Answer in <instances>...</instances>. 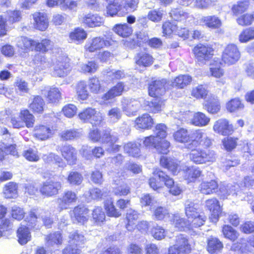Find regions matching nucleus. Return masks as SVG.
Listing matches in <instances>:
<instances>
[{
	"label": "nucleus",
	"instance_id": "obj_21",
	"mask_svg": "<svg viewBox=\"0 0 254 254\" xmlns=\"http://www.w3.org/2000/svg\"><path fill=\"white\" fill-rule=\"evenodd\" d=\"M80 20L82 23L90 27L100 26L104 23L102 18L91 13L82 14L80 17Z\"/></svg>",
	"mask_w": 254,
	"mask_h": 254
},
{
	"label": "nucleus",
	"instance_id": "obj_61",
	"mask_svg": "<svg viewBox=\"0 0 254 254\" xmlns=\"http://www.w3.org/2000/svg\"><path fill=\"white\" fill-rule=\"evenodd\" d=\"M222 232L225 237L231 241H235L238 237V233L231 226L225 225L223 227Z\"/></svg>",
	"mask_w": 254,
	"mask_h": 254
},
{
	"label": "nucleus",
	"instance_id": "obj_39",
	"mask_svg": "<svg viewBox=\"0 0 254 254\" xmlns=\"http://www.w3.org/2000/svg\"><path fill=\"white\" fill-rule=\"evenodd\" d=\"M87 38L86 32L81 28H76L69 34V39L76 44H80Z\"/></svg>",
	"mask_w": 254,
	"mask_h": 254
},
{
	"label": "nucleus",
	"instance_id": "obj_40",
	"mask_svg": "<svg viewBox=\"0 0 254 254\" xmlns=\"http://www.w3.org/2000/svg\"><path fill=\"white\" fill-rule=\"evenodd\" d=\"M192 81V78L189 75H180L172 82V86L183 89L188 85Z\"/></svg>",
	"mask_w": 254,
	"mask_h": 254
},
{
	"label": "nucleus",
	"instance_id": "obj_12",
	"mask_svg": "<svg viewBox=\"0 0 254 254\" xmlns=\"http://www.w3.org/2000/svg\"><path fill=\"white\" fill-rule=\"evenodd\" d=\"M121 103L123 112L128 116L135 115L141 107L140 101L137 99L124 98Z\"/></svg>",
	"mask_w": 254,
	"mask_h": 254
},
{
	"label": "nucleus",
	"instance_id": "obj_23",
	"mask_svg": "<svg viewBox=\"0 0 254 254\" xmlns=\"http://www.w3.org/2000/svg\"><path fill=\"white\" fill-rule=\"evenodd\" d=\"M34 27L40 31H45L48 27L49 21L46 14L35 12L33 14Z\"/></svg>",
	"mask_w": 254,
	"mask_h": 254
},
{
	"label": "nucleus",
	"instance_id": "obj_31",
	"mask_svg": "<svg viewBox=\"0 0 254 254\" xmlns=\"http://www.w3.org/2000/svg\"><path fill=\"white\" fill-rule=\"evenodd\" d=\"M200 21L207 27L212 29L219 28L222 26L221 20L215 15L203 16L201 18Z\"/></svg>",
	"mask_w": 254,
	"mask_h": 254
},
{
	"label": "nucleus",
	"instance_id": "obj_38",
	"mask_svg": "<svg viewBox=\"0 0 254 254\" xmlns=\"http://www.w3.org/2000/svg\"><path fill=\"white\" fill-rule=\"evenodd\" d=\"M124 89V85L122 82L118 83L116 86L111 89L107 93L105 94L102 99L104 100H108L120 96L122 94Z\"/></svg>",
	"mask_w": 254,
	"mask_h": 254
},
{
	"label": "nucleus",
	"instance_id": "obj_32",
	"mask_svg": "<svg viewBox=\"0 0 254 254\" xmlns=\"http://www.w3.org/2000/svg\"><path fill=\"white\" fill-rule=\"evenodd\" d=\"M203 108L211 114H216L220 109L219 101L217 97H211L207 101L204 102L203 104Z\"/></svg>",
	"mask_w": 254,
	"mask_h": 254
},
{
	"label": "nucleus",
	"instance_id": "obj_33",
	"mask_svg": "<svg viewBox=\"0 0 254 254\" xmlns=\"http://www.w3.org/2000/svg\"><path fill=\"white\" fill-rule=\"evenodd\" d=\"M136 63L140 66H149L153 64V58L145 52H140L135 57Z\"/></svg>",
	"mask_w": 254,
	"mask_h": 254
},
{
	"label": "nucleus",
	"instance_id": "obj_46",
	"mask_svg": "<svg viewBox=\"0 0 254 254\" xmlns=\"http://www.w3.org/2000/svg\"><path fill=\"white\" fill-rule=\"evenodd\" d=\"M3 192L5 198H15L17 196V186L15 183L9 182L5 186Z\"/></svg>",
	"mask_w": 254,
	"mask_h": 254
},
{
	"label": "nucleus",
	"instance_id": "obj_44",
	"mask_svg": "<svg viewBox=\"0 0 254 254\" xmlns=\"http://www.w3.org/2000/svg\"><path fill=\"white\" fill-rule=\"evenodd\" d=\"M17 236L18 242L21 245L26 244L31 239L30 233L26 226L21 227L17 230Z\"/></svg>",
	"mask_w": 254,
	"mask_h": 254
},
{
	"label": "nucleus",
	"instance_id": "obj_14",
	"mask_svg": "<svg viewBox=\"0 0 254 254\" xmlns=\"http://www.w3.org/2000/svg\"><path fill=\"white\" fill-rule=\"evenodd\" d=\"M89 210L84 206H77L70 211V214L74 222L84 224L88 220Z\"/></svg>",
	"mask_w": 254,
	"mask_h": 254
},
{
	"label": "nucleus",
	"instance_id": "obj_29",
	"mask_svg": "<svg viewBox=\"0 0 254 254\" xmlns=\"http://www.w3.org/2000/svg\"><path fill=\"white\" fill-rule=\"evenodd\" d=\"M223 248L222 243L218 238L210 237L208 239L207 250L210 254H217Z\"/></svg>",
	"mask_w": 254,
	"mask_h": 254
},
{
	"label": "nucleus",
	"instance_id": "obj_26",
	"mask_svg": "<svg viewBox=\"0 0 254 254\" xmlns=\"http://www.w3.org/2000/svg\"><path fill=\"white\" fill-rule=\"evenodd\" d=\"M191 136L192 132L190 133L186 129L184 128H180L173 133V137L176 141L185 144L187 143V144L191 142Z\"/></svg>",
	"mask_w": 254,
	"mask_h": 254
},
{
	"label": "nucleus",
	"instance_id": "obj_3",
	"mask_svg": "<svg viewBox=\"0 0 254 254\" xmlns=\"http://www.w3.org/2000/svg\"><path fill=\"white\" fill-rule=\"evenodd\" d=\"M35 117L28 110H21L17 116H13L10 118V124L15 128H28L33 127Z\"/></svg>",
	"mask_w": 254,
	"mask_h": 254
},
{
	"label": "nucleus",
	"instance_id": "obj_1",
	"mask_svg": "<svg viewBox=\"0 0 254 254\" xmlns=\"http://www.w3.org/2000/svg\"><path fill=\"white\" fill-rule=\"evenodd\" d=\"M167 81L165 79L155 80L152 82L148 87L149 95L150 96L155 97L151 101H146L148 108L147 110L156 113L160 111L163 104V101L160 96L163 95L166 89Z\"/></svg>",
	"mask_w": 254,
	"mask_h": 254
},
{
	"label": "nucleus",
	"instance_id": "obj_51",
	"mask_svg": "<svg viewBox=\"0 0 254 254\" xmlns=\"http://www.w3.org/2000/svg\"><path fill=\"white\" fill-rule=\"evenodd\" d=\"M170 16L176 21H182L189 18L190 14L180 8H174L170 12Z\"/></svg>",
	"mask_w": 254,
	"mask_h": 254
},
{
	"label": "nucleus",
	"instance_id": "obj_20",
	"mask_svg": "<svg viewBox=\"0 0 254 254\" xmlns=\"http://www.w3.org/2000/svg\"><path fill=\"white\" fill-rule=\"evenodd\" d=\"M205 205L211 213L210 219L212 222H216L221 211L219 201L216 198H212L206 200Z\"/></svg>",
	"mask_w": 254,
	"mask_h": 254
},
{
	"label": "nucleus",
	"instance_id": "obj_9",
	"mask_svg": "<svg viewBox=\"0 0 254 254\" xmlns=\"http://www.w3.org/2000/svg\"><path fill=\"white\" fill-rule=\"evenodd\" d=\"M54 76L64 77L70 70L68 60L64 57H59L53 63Z\"/></svg>",
	"mask_w": 254,
	"mask_h": 254
},
{
	"label": "nucleus",
	"instance_id": "obj_25",
	"mask_svg": "<svg viewBox=\"0 0 254 254\" xmlns=\"http://www.w3.org/2000/svg\"><path fill=\"white\" fill-rule=\"evenodd\" d=\"M33 61L35 67L39 70L46 69L51 66L50 60L45 55L40 53L35 55Z\"/></svg>",
	"mask_w": 254,
	"mask_h": 254
},
{
	"label": "nucleus",
	"instance_id": "obj_58",
	"mask_svg": "<svg viewBox=\"0 0 254 254\" xmlns=\"http://www.w3.org/2000/svg\"><path fill=\"white\" fill-rule=\"evenodd\" d=\"M80 134L75 129H67L63 130L60 133V136L63 140H73L79 137Z\"/></svg>",
	"mask_w": 254,
	"mask_h": 254
},
{
	"label": "nucleus",
	"instance_id": "obj_48",
	"mask_svg": "<svg viewBox=\"0 0 254 254\" xmlns=\"http://www.w3.org/2000/svg\"><path fill=\"white\" fill-rule=\"evenodd\" d=\"M52 47V42L47 39L41 40L40 42L34 41V49L36 51L46 52Z\"/></svg>",
	"mask_w": 254,
	"mask_h": 254
},
{
	"label": "nucleus",
	"instance_id": "obj_8",
	"mask_svg": "<svg viewBox=\"0 0 254 254\" xmlns=\"http://www.w3.org/2000/svg\"><path fill=\"white\" fill-rule=\"evenodd\" d=\"M190 251L188 239L182 234L176 237V244L170 247V252L172 254H185L190 253Z\"/></svg>",
	"mask_w": 254,
	"mask_h": 254
},
{
	"label": "nucleus",
	"instance_id": "obj_35",
	"mask_svg": "<svg viewBox=\"0 0 254 254\" xmlns=\"http://www.w3.org/2000/svg\"><path fill=\"white\" fill-rule=\"evenodd\" d=\"M172 221L175 227L179 230L183 231L186 229H190V220L181 218L178 214L172 215Z\"/></svg>",
	"mask_w": 254,
	"mask_h": 254
},
{
	"label": "nucleus",
	"instance_id": "obj_63",
	"mask_svg": "<svg viewBox=\"0 0 254 254\" xmlns=\"http://www.w3.org/2000/svg\"><path fill=\"white\" fill-rule=\"evenodd\" d=\"M47 98L51 103H55L61 98V93L57 88H51L48 90Z\"/></svg>",
	"mask_w": 254,
	"mask_h": 254
},
{
	"label": "nucleus",
	"instance_id": "obj_17",
	"mask_svg": "<svg viewBox=\"0 0 254 254\" xmlns=\"http://www.w3.org/2000/svg\"><path fill=\"white\" fill-rule=\"evenodd\" d=\"M62 187V184L60 182L46 181L40 188V191L43 195L52 196L57 194Z\"/></svg>",
	"mask_w": 254,
	"mask_h": 254
},
{
	"label": "nucleus",
	"instance_id": "obj_2",
	"mask_svg": "<svg viewBox=\"0 0 254 254\" xmlns=\"http://www.w3.org/2000/svg\"><path fill=\"white\" fill-rule=\"evenodd\" d=\"M89 138L93 142H97L101 139L107 151L111 152L119 150L120 146L116 144L118 137L117 135L112 134L109 130H104L101 135L97 129H93L90 130Z\"/></svg>",
	"mask_w": 254,
	"mask_h": 254
},
{
	"label": "nucleus",
	"instance_id": "obj_55",
	"mask_svg": "<svg viewBox=\"0 0 254 254\" xmlns=\"http://www.w3.org/2000/svg\"><path fill=\"white\" fill-rule=\"evenodd\" d=\"M104 205L106 212L109 216L118 217L121 215L120 211H118L115 207L113 201L111 198L106 200Z\"/></svg>",
	"mask_w": 254,
	"mask_h": 254
},
{
	"label": "nucleus",
	"instance_id": "obj_57",
	"mask_svg": "<svg viewBox=\"0 0 254 254\" xmlns=\"http://www.w3.org/2000/svg\"><path fill=\"white\" fill-rule=\"evenodd\" d=\"M81 71L84 73H93L98 68V64L95 61H89L87 63L81 64Z\"/></svg>",
	"mask_w": 254,
	"mask_h": 254
},
{
	"label": "nucleus",
	"instance_id": "obj_47",
	"mask_svg": "<svg viewBox=\"0 0 254 254\" xmlns=\"http://www.w3.org/2000/svg\"><path fill=\"white\" fill-rule=\"evenodd\" d=\"M103 74L106 76V78L109 80L114 79H120L125 77V74L124 71L121 70H115L110 68L104 69Z\"/></svg>",
	"mask_w": 254,
	"mask_h": 254
},
{
	"label": "nucleus",
	"instance_id": "obj_13",
	"mask_svg": "<svg viewBox=\"0 0 254 254\" xmlns=\"http://www.w3.org/2000/svg\"><path fill=\"white\" fill-rule=\"evenodd\" d=\"M77 197L76 193L72 190L65 191L63 195L57 199V204L60 211L66 209L72 203L75 202Z\"/></svg>",
	"mask_w": 254,
	"mask_h": 254
},
{
	"label": "nucleus",
	"instance_id": "obj_56",
	"mask_svg": "<svg viewBox=\"0 0 254 254\" xmlns=\"http://www.w3.org/2000/svg\"><path fill=\"white\" fill-rule=\"evenodd\" d=\"M122 112L120 108L114 107L109 110L107 116L110 122L115 123L118 122L122 118Z\"/></svg>",
	"mask_w": 254,
	"mask_h": 254
},
{
	"label": "nucleus",
	"instance_id": "obj_42",
	"mask_svg": "<svg viewBox=\"0 0 254 254\" xmlns=\"http://www.w3.org/2000/svg\"><path fill=\"white\" fill-rule=\"evenodd\" d=\"M153 175L158 177L161 180L163 185H165L168 188H170L175 184L174 180L172 178L159 169H154Z\"/></svg>",
	"mask_w": 254,
	"mask_h": 254
},
{
	"label": "nucleus",
	"instance_id": "obj_28",
	"mask_svg": "<svg viewBox=\"0 0 254 254\" xmlns=\"http://www.w3.org/2000/svg\"><path fill=\"white\" fill-rule=\"evenodd\" d=\"M160 163L162 167L168 169L174 175H177L179 172L180 166L176 160L162 156L160 158Z\"/></svg>",
	"mask_w": 254,
	"mask_h": 254
},
{
	"label": "nucleus",
	"instance_id": "obj_7",
	"mask_svg": "<svg viewBox=\"0 0 254 254\" xmlns=\"http://www.w3.org/2000/svg\"><path fill=\"white\" fill-rule=\"evenodd\" d=\"M241 57L240 52L237 46L230 44L226 46L222 55V61L228 65L236 63Z\"/></svg>",
	"mask_w": 254,
	"mask_h": 254
},
{
	"label": "nucleus",
	"instance_id": "obj_10",
	"mask_svg": "<svg viewBox=\"0 0 254 254\" xmlns=\"http://www.w3.org/2000/svg\"><path fill=\"white\" fill-rule=\"evenodd\" d=\"M79 119L84 122H89L93 125H98L102 120L101 114L95 109L88 108L78 114Z\"/></svg>",
	"mask_w": 254,
	"mask_h": 254
},
{
	"label": "nucleus",
	"instance_id": "obj_41",
	"mask_svg": "<svg viewBox=\"0 0 254 254\" xmlns=\"http://www.w3.org/2000/svg\"><path fill=\"white\" fill-rule=\"evenodd\" d=\"M16 45L17 47L21 50L33 51L34 50V40L22 36L18 38Z\"/></svg>",
	"mask_w": 254,
	"mask_h": 254
},
{
	"label": "nucleus",
	"instance_id": "obj_30",
	"mask_svg": "<svg viewBox=\"0 0 254 254\" xmlns=\"http://www.w3.org/2000/svg\"><path fill=\"white\" fill-rule=\"evenodd\" d=\"M218 186L217 182L214 180L210 182L204 181L200 184L199 190L202 193L210 194L216 192Z\"/></svg>",
	"mask_w": 254,
	"mask_h": 254
},
{
	"label": "nucleus",
	"instance_id": "obj_6",
	"mask_svg": "<svg viewBox=\"0 0 254 254\" xmlns=\"http://www.w3.org/2000/svg\"><path fill=\"white\" fill-rule=\"evenodd\" d=\"M115 41L109 38L104 39L102 37H96L89 40L86 43L85 49L89 52H95L105 47L113 45Z\"/></svg>",
	"mask_w": 254,
	"mask_h": 254
},
{
	"label": "nucleus",
	"instance_id": "obj_18",
	"mask_svg": "<svg viewBox=\"0 0 254 254\" xmlns=\"http://www.w3.org/2000/svg\"><path fill=\"white\" fill-rule=\"evenodd\" d=\"M194 53L197 61L203 63L211 58L213 50L209 47L199 44L194 48Z\"/></svg>",
	"mask_w": 254,
	"mask_h": 254
},
{
	"label": "nucleus",
	"instance_id": "obj_4",
	"mask_svg": "<svg viewBox=\"0 0 254 254\" xmlns=\"http://www.w3.org/2000/svg\"><path fill=\"white\" fill-rule=\"evenodd\" d=\"M190 149L191 151L189 154V158L194 163L201 164L213 162L216 159V154L213 150H205L195 148Z\"/></svg>",
	"mask_w": 254,
	"mask_h": 254
},
{
	"label": "nucleus",
	"instance_id": "obj_52",
	"mask_svg": "<svg viewBox=\"0 0 254 254\" xmlns=\"http://www.w3.org/2000/svg\"><path fill=\"white\" fill-rule=\"evenodd\" d=\"M83 181L82 175L77 172H70L67 178V182L71 185L78 186L81 184Z\"/></svg>",
	"mask_w": 254,
	"mask_h": 254
},
{
	"label": "nucleus",
	"instance_id": "obj_5",
	"mask_svg": "<svg viewBox=\"0 0 254 254\" xmlns=\"http://www.w3.org/2000/svg\"><path fill=\"white\" fill-rule=\"evenodd\" d=\"M192 141L187 145V148L192 149L198 146L208 147L212 144L211 139L207 133L201 129L195 130L192 132Z\"/></svg>",
	"mask_w": 254,
	"mask_h": 254
},
{
	"label": "nucleus",
	"instance_id": "obj_60",
	"mask_svg": "<svg viewBox=\"0 0 254 254\" xmlns=\"http://www.w3.org/2000/svg\"><path fill=\"white\" fill-rule=\"evenodd\" d=\"M76 92L79 98L84 100H85L88 95L86 90V83L85 81H81L78 83L76 86Z\"/></svg>",
	"mask_w": 254,
	"mask_h": 254
},
{
	"label": "nucleus",
	"instance_id": "obj_62",
	"mask_svg": "<svg viewBox=\"0 0 254 254\" xmlns=\"http://www.w3.org/2000/svg\"><path fill=\"white\" fill-rule=\"evenodd\" d=\"M164 15V11L160 9L150 10L147 15L148 18L154 22H160Z\"/></svg>",
	"mask_w": 254,
	"mask_h": 254
},
{
	"label": "nucleus",
	"instance_id": "obj_50",
	"mask_svg": "<svg viewBox=\"0 0 254 254\" xmlns=\"http://www.w3.org/2000/svg\"><path fill=\"white\" fill-rule=\"evenodd\" d=\"M244 107L243 104L239 98H234L229 101L226 104L227 110L231 112H235L243 109Z\"/></svg>",
	"mask_w": 254,
	"mask_h": 254
},
{
	"label": "nucleus",
	"instance_id": "obj_15",
	"mask_svg": "<svg viewBox=\"0 0 254 254\" xmlns=\"http://www.w3.org/2000/svg\"><path fill=\"white\" fill-rule=\"evenodd\" d=\"M56 150L61 152L62 155L66 160L68 164H75L77 159V153L75 149L72 146L68 144L58 145Z\"/></svg>",
	"mask_w": 254,
	"mask_h": 254
},
{
	"label": "nucleus",
	"instance_id": "obj_53",
	"mask_svg": "<svg viewBox=\"0 0 254 254\" xmlns=\"http://www.w3.org/2000/svg\"><path fill=\"white\" fill-rule=\"evenodd\" d=\"M68 242L71 244L77 246L82 244L84 241L83 235L78 233L77 231H73L69 233Z\"/></svg>",
	"mask_w": 254,
	"mask_h": 254
},
{
	"label": "nucleus",
	"instance_id": "obj_54",
	"mask_svg": "<svg viewBox=\"0 0 254 254\" xmlns=\"http://www.w3.org/2000/svg\"><path fill=\"white\" fill-rule=\"evenodd\" d=\"M125 151L129 155L137 157L140 153L139 145L135 143L129 142L124 146Z\"/></svg>",
	"mask_w": 254,
	"mask_h": 254
},
{
	"label": "nucleus",
	"instance_id": "obj_16",
	"mask_svg": "<svg viewBox=\"0 0 254 254\" xmlns=\"http://www.w3.org/2000/svg\"><path fill=\"white\" fill-rule=\"evenodd\" d=\"M54 131L49 126L36 125L33 130V136L37 139L44 141L52 137Z\"/></svg>",
	"mask_w": 254,
	"mask_h": 254
},
{
	"label": "nucleus",
	"instance_id": "obj_64",
	"mask_svg": "<svg viewBox=\"0 0 254 254\" xmlns=\"http://www.w3.org/2000/svg\"><path fill=\"white\" fill-rule=\"evenodd\" d=\"M139 214L137 211L132 209H129L127 210L126 218L127 220V228L129 230V226L135 224V222L138 218Z\"/></svg>",
	"mask_w": 254,
	"mask_h": 254
},
{
	"label": "nucleus",
	"instance_id": "obj_36",
	"mask_svg": "<svg viewBox=\"0 0 254 254\" xmlns=\"http://www.w3.org/2000/svg\"><path fill=\"white\" fill-rule=\"evenodd\" d=\"M113 30L120 36L127 37L132 33L131 26L127 23L118 24L115 25Z\"/></svg>",
	"mask_w": 254,
	"mask_h": 254
},
{
	"label": "nucleus",
	"instance_id": "obj_11",
	"mask_svg": "<svg viewBox=\"0 0 254 254\" xmlns=\"http://www.w3.org/2000/svg\"><path fill=\"white\" fill-rule=\"evenodd\" d=\"M29 216L32 224H35L40 219H42L43 224L47 228H51L53 223L50 213L43 210H32L30 212Z\"/></svg>",
	"mask_w": 254,
	"mask_h": 254
},
{
	"label": "nucleus",
	"instance_id": "obj_34",
	"mask_svg": "<svg viewBox=\"0 0 254 254\" xmlns=\"http://www.w3.org/2000/svg\"><path fill=\"white\" fill-rule=\"evenodd\" d=\"M185 210L188 218L191 219L192 217L199 216L198 205L190 200H187L185 203Z\"/></svg>",
	"mask_w": 254,
	"mask_h": 254
},
{
	"label": "nucleus",
	"instance_id": "obj_49",
	"mask_svg": "<svg viewBox=\"0 0 254 254\" xmlns=\"http://www.w3.org/2000/svg\"><path fill=\"white\" fill-rule=\"evenodd\" d=\"M254 39V27L246 28L242 31L239 36V40L241 43H247Z\"/></svg>",
	"mask_w": 254,
	"mask_h": 254
},
{
	"label": "nucleus",
	"instance_id": "obj_59",
	"mask_svg": "<svg viewBox=\"0 0 254 254\" xmlns=\"http://www.w3.org/2000/svg\"><path fill=\"white\" fill-rule=\"evenodd\" d=\"M122 9V5L118 2L108 3L106 7V13L108 15L114 16L117 14H120L119 12H120Z\"/></svg>",
	"mask_w": 254,
	"mask_h": 254
},
{
	"label": "nucleus",
	"instance_id": "obj_19",
	"mask_svg": "<svg viewBox=\"0 0 254 254\" xmlns=\"http://www.w3.org/2000/svg\"><path fill=\"white\" fill-rule=\"evenodd\" d=\"M242 191L239 190L238 184H222L219 188V195L223 199L227 198L230 195L241 196Z\"/></svg>",
	"mask_w": 254,
	"mask_h": 254
},
{
	"label": "nucleus",
	"instance_id": "obj_27",
	"mask_svg": "<svg viewBox=\"0 0 254 254\" xmlns=\"http://www.w3.org/2000/svg\"><path fill=\"white\" fill-rule=\"evenodd\" d=\"M202 174V171L196 167H188L183 171L184 178L188 182H194L199 178Z\"/></svg>",
	"mask_w": 254,
	"mask_h": 254
},
{
	"label": "nucleus",
	"instance_id": "obj_22",
	"mask_svg": "<svg viewBox=\"0 0 254 254\" xmlns=\"http://www.w3.org/2000/svg\"><path fill=\"white\" fill-rule=\"evenodd\" d=\"M214 131L223 135H227L233 131L232 126L230 125L228 120L221 119L216 121L214 124Z\"/></svg>",
	"mask_w": 254,
	"mask_h": 254
},
{
	"label": "nucleus",
	"instance_id": "obj_37",
	"mask_svg": "<svg viewBox=\"0 0 254 254\" xmlns=\"http://www.w3.org/2000/svg\"><path fill=\"white\" fill-rule=\"evenodd\" d=\"M45 241L48 247L62 245L63 243L62 234L59 231L51 233L46 236Z\"/></svg>",
	"mask_w": 254,
	"mask_h": 254
},
{
	"label": "nucleus",
	"instance_id": "obj_45",
	"mask_svg": "<svg viewBox=\"0 0 254 254\" xmlns=\"http://www.w3.org/2000/svg\"><path fill=\"white\" fill-rule=\"evenodd\" d=\"M191 122L195 126L203 127L209 123L210 118L201 112H197L194 114Z\"/></svg>",
	"mask_w": 254,
	"mask_h": 254
},
{
	"label": "nucleus",
	"instance_id": "obj_43",
	"mask_svg": "<svg viewBox=\"0 0 254 254\" xmlns=\"http://www.w3.org/2000/svg\"><path fill=\"white\" fill-rule=\"evenodd\" d=\"M45 102L42 98L39 96H36L34 97L31 103L29 105L30 109L33 112L42 113L44 111Z\"/></svg>",
	"mask_w": 254,
	"mask_h": 254
},
{
	"label": "nucleus",
	"instance_id": "obj_24",
	"mask_svg": "<svg viewBox=\"0 0 254 254\" xmlns=\"http://www.w3.org/2000/svg\"><path fill=\"white\" fill-rule=\"evenodd\" d=\"M135 123V127L136 128L148 129L153 125V120L149 114H144L136 118Z\"/></svg>",
	"mask_w": 254,
	"mask_h": 254
}]
</instances>
